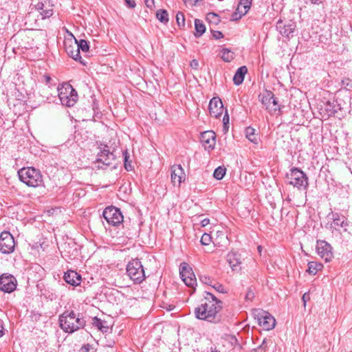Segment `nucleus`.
Listing matches in <instances>:
<instances>
[{
    "label": "nucleus",
    "mask_w": 352,
    "mask_h": 352,
    "mask_svg": "<svg viewBox=\"0 0 352 352\" xmlns=\"http://www.w3.org/2000/svg\"><path fill=\"white\" fill-rule=\"evenodd\" d=\"M206 301L195 309V316L199 320L218 323L221 321V316L219 315V312L222 309L223 302L217 299L212 293L206 292Z\"/></svg>",
    "instance_id": "f257e3e1"
},
{
    "label": "nucleus",
    "mask_w": 352,
    "mask_h": 352,
    "mask_svg": "<svg viewBox=\"0 0 352 352\" xmlns=\"http://www.w3.org/2000/svg\"><path fill=\"white\" fill-rule=\"evenodd\" d=\"M59 324L61 329L68 333H72L85 327L86 321L80 314L74 311H65L59 316Z\"/></svg>",
    "instance_id": "f03ea898"
},
{
    "label": "nucleus",
    "mask_w": 352,
    "mask_h": 352,
    "mask_svg": "<svg viewBox=\"0 0 352 352\" xmlns=\"http://www.w3.org/2000/svg\"><path fill=\"white\" fill-rule=\"evenodd\" d=\"M21 182L29 187H38L43 184L42 175L38 169L34 167H23L18 170Z\"/></svg>",
    "instance_id": "7ed1b4c3"
},
{
    "label": "nucleus",
    "mask_w": 352,
    "mask_h": 352,
    "mask_svg": "<svg viewBox=\"0 0 352 352\" xmlns=\"http://www.w3.org/2000/svg\"><path fill=\"white\" fill-rule=\"evenodd\" d=\"M126 274L135 284L142 283L146 276L141 261L138 259H133L126 265Z\"/></svg>",
    "instance_id": "20e7f679"
},
{
    "label": "nucleus",
    "mask_w": 352,
    "mask_h": 352,
    "mask_svg": "<svg viewBox=\"0 0 352 352\" xmlns=\"http://www.w3.org/2000/svg\"><path fill=\"white\" fill-rule=\"evenodd\" d=\"M288 183L299 190H306L308 187V177L307 175L298 168H292L290 173L287 174Z\"/></svg>",
    "instance_id": "39448f33"
},
{
    "label": "nucleus",
    "mask_w": 352,
    "mask_h": 352,
    "mask_svg": "<svg viewBox=\"0 0 352 352\" xmlns=\"http://www.w3.org/2000/svg\"><path fill=\"white\" fill-rule=\"evenodd\" d=\"M252 316L263 329L269 331L275 327L276 320L268 312L263 309H254L252 310Z\"/></svg>",
    "instance_id": "423d86ee"
},
{
    "label": "nucleus",
    "mask_w": 352,
    "mask_h": 352,
    "mask_svg": "<svg viewBox=\"0 0 352 352\" xmlns=\"http://www.w3.org/2000/svg\"><path fill=\"white\" fill-rule=\"evenodd\" d=\"M58 97L63 105L73 107L78 100L77 91L69 85L58 89Z\"/></svg>",
    "instance_id": "0eeeda50"
},
{
    "label": "nucleus",
    "mask_w": 352,
    "mask_h": 352,
    "mask_svg": "<svg viewBox=\"0 0 352 352\" xmlns=\"http://www.w3.org/2000/svg\"><path fill=\"white\" fill-rule=\"evenodd\" d=\"M103 217L112 226H118L123 221V215L120 210L114 206L107 207L102 213Z\"/></svg>",
    "instance_id": "6e6552de"
},
{
    "label": "nucleus",
    "mask_w": 352,
    "mask_h": 352,
    "mask_svg": "<svg viewBox=\"0 0 352 352\" xmlns=\"http://www.w3.org/2000/svg\"><path fill=\"white\" fill-rule=\"evenodd\" d=\"M179 274L184 283L189 287H194L197 285V279L190 265L183 262L179 266Z\"/></svg>",
    "instance_id": "1a4fd4ad"
},
{
    "label": "nucleus",
    "mask_w": 352,
    "mask_h": 352,
    "mask_svg": "<svg viewBox=\"0 0 352 352\" xmlns=\"http://www.w3.org/2000/svg\"><path fill=\"white\" fill-rule=\"evenodd\" d=\"M15 242L13 236L7 231L0 234V252L3 254H10L14 252Z\"/></svg>",
    "instance_id": "9d476101"
},
{
    "label": "nucleus",
    "mask_w": 352,
    "mask_h": 352,
    "mask_svg": "<svg viewBox=\"0 0 352 352\" xmlns=\"http://www.w3.org/2000/svg\"><path fill=\"white\" fill-rule=\"evenodd\" d=\"M116 159V156L113 152L108 149V146L105 145L97 155L96 162L102 163V166H98L99 168H104L113 164V161Z\"/></svg>",
    "instance_id": "9b49d317"
},
{
    "label": "nucleus",
    "mask_w": 352,
    "mask_h": 352,
    "mask_svg": "<svg viewBox=\"0 0 352 352\" xmlns=\"http://www.w3.org/2000/svg\"><path fill=\"white\" fill-rule=\"evenodd\" d=\"M17 281L12 274H3L0 276V290L11 293L16 288Z\"/></svg>",
    "instance_id": "f8f14e48"
},
{
    "label": "nucleus",
    "mask_w": 352,
    "mask_h": 352,
    "mask_svg": "<svg viewBox=\"0 0 352 352\" xmlns=\"http://www.w3.org/2000/svg\"><path fill=\"white\" fill-rule=\"evenodd\" d=\"M34 7L39 12L42 19H48L54 14V4L51 0H39Z\"/></svg>",
    "instance_id": "ddd939ff"
},
{
    "label": "nucleus",
    "mask_w": 352,
    "mask_h": 352,
    "mask_svg": "<svg viewBox=\"0 0 352 352\" xmlns=\"http://www.w3.org/2000/svg\"><path fill=\"white\" fill-rule=\"evenodd\" d=\"M296 27L295 23L292 21H283L280 19L276 23L277 30L282 36L288 38L294 36Z\"/></svg>",
    "instance_id": "4468645a"
},
{
    "label": "nucleus",
    "mask_w": 352,
    "mask_h": 352,
    "mask_svg": "<svg viewBox=\"0 0 352 352\" xmlns=\"http://www.w3.org/2000/svg\"><path fill=\"white\" fill-rule=\"evenodd\" d=\"M316 249L318 255L324 260L329 262L333 257L331 245L325 241H318Z\"/></svg>",
    "instance_id": "2eb2a0df"
},
{
    "label": "nucleus",
    "mask_w": 352,
    "mask_h": 352,
    "mask_svg": "<svg viewBox=\"0 0 352 352\" xmlns=\"http://www.w3.org/2000/svg\"><path fill=\"white\" fill-rule=\"evenodd\" d=\"M209 112L211 116L216 118L220 117L223 112V105L219 97H213L208 105Z\"/></svg>",
    "instance_id": "dca6fc26"
},
{
    "label": "nucleus",
    "mask_w": 352,
    "mask_h": 352,
    "mask_svg": "<svg viewBox=\"0 0 352 352\" xmlns=\"http://www.w3.org/2000/svg\"><path fill=\"white\" fill-rule=\"evenodd\" d=\"M65 50L69 56L75 60L81 61V56L80 52L78 51L77 40L74 38V41L68 40L65 42Z\"/></svg>",
    "instance_id": "f3484780"
},
{
    "label": "nucleus",
    "mask_w": 352,
    "mask_h": 352,
    "mask_svg": "<svg viewBox=\"0 0 352 352\" xmlns=\"http://www.w3.org/2000/svg\"><path fill=\"white\" fill-rule=\"evenodd\" d=\"M252 0H240L234 12L232 14V20L237 21L245 15L252 6Z\"/></svg>",
    "instance_id": "a211bd4d"
},
{
    "label": "nucleus",
    "mask_w": 352,
    "mask_h": 352,
    "mask_svg": "<svg viewBox=\"0 0 352 352\" xmlns=\"http://www.w3.org/2000/svg\"><path fill=\"white\" fill-rule=\"evenodd\" d=\"M170 178L173 184L177 186L185 180V173L181 165H173L171 167Z\"/></svg>",
    "instance_id": "6ab92c4d"
},
{
    "label": "nucleus",
    "mask_w": 352,
    "mask_h": 352,
    "mask_svg": "<svg viewBox=\"0 0 352 352\" xmlns=\"http://www.w3.org/2000/svg\"><path fill=\"white\" fill-rule=\"evenodd\" d=\"M201 142L206 149L212 150L216 144V134L212 131H206L201 133Z\"/></svg>",
    "instance_id": "aec40b11"
},
{
    "label": "nucleus",
    "mask_w": 352,
    "mask_h": 352,
    "mask_svg": "<svg viewBox=\"0 0 352 352\" xmlns=\"http://www.w3.org/2000/svg\"><path fill=\"white\" fill-rule=\"evenodd\" d=\"M64 280L71 285L77 286L80 283L81 276L76 272L69 270L65 273Z\"/></svg>",
    "instance_id": "412c9836"
},
{
    "label": "nucleus",
    "mask_w": 352,
    "mask_h": 352,
    "mask_svg": "<svg viewBox=\"0 0 352 352\" xmlns=\"http://www.w3.org/2000/svg\"><path fill=\"white\" fill-rule=\"evenodd\" d=\"M261 102L267 109H272L271 104L275 107L278 104V100L274 98V94L272 91H267L266 94L262 96Z\"/></svg>",
    "instance_id": "4be33fe9"
},
{
    "label": "nucleus",
    "mask_w": 352,
    "mask_h": 352,
    "mask_svg": "<svg viewBox=\"0 0 352 352\" xmlns=\"http://www.w3.org/2000/svg\"><path fill=\"white\" fill-rule=\"evenodd\" d=\"M227 261L232 270H236L237 267L241 263L240 254L232 252L228 254Z\"/></svg>",
    "instance_id": "5701e85b"
},
{
    "label": "nucleus",
    "mask_w": 352,
    "mask_h": 352,
    "mask_svg": "<svg viewBox=\"0 0 352 352\" xmlns=\"http://www.w3.org/2000/svg\"><path fill=\"white\" fill-rule=\"evenodd\" d=\"M247 72L248 68L246 66H241L238 68L233 77L234 84L236 85H240L242 84L244 80L245 75Z\"/></svg>",
    "instance_id": "b1692460"
},
{
    "label": "nucleus",
    "mask_w": 352,
    "mask_h": 352,
    "mask_svg": "<svg viewBox=\"0 0 352 352\" xmlns=\"http://www.w3.org/2000/svg\"><path fill=\"white\" fill-rule=\"evenodd\" d=\"M333 223L335 226H338V228H346L348 226V223L346 221V218L339 214L338 213H333L331 212ZM346 230V228H344Z\"/></svg>",
    "instance_id": "393cba45"
},
{
    "label": "nucleus",
    "mask_w": 352,
    "mask_h": 352,
    "mask_svg": "<svg viewBox=\"0 0 352 352\" xmlns=\"http://www.w3.org/2000/svg\"><path fill=\"white\" fill-rule=\"evenodd\" d=\"M92 324L102 333H106L109 329V325L105 320H102L98 317H94L92 319Z\"/></svg>",
    "instance_id": "a878e982"
},
{
    "label": "nucleus",
    "mask_w": 352,
    "mask_h": 352,
    "mask_svg": "<svg viewBox=\"0 0 352 352\" xmlns=\"http://www.w3.org/2000/svg\"><path fill=\"white\" fill-rule=\"evenodd\" d=\"M195 32L194 35L196 38H199L206 32V26L203 21L199 19H195Z\"/></svg>",
    "instance_id": "bb28decb"
},
{
    "label": "nucleus",
    "mask_w": 352,
    "mask_h": 352,
    "mask_svg": "<svg viewBox=\"0 0 352 352\" xmlns=\"http://www.w3.org/2000/svg\"><path fill=\"white\" fill-rule=\"evenodd\" d=\"M307 265H308V269L307 270V272L309 274H312V275L316 274V273L318 271L321 270L322 268V264L317 263V262H314V261L309 262Z\"/></svg>",
    "instance_id": "cd10ccee"
},
{
    "label": "nucleus",
    "mask_w": 352,
    "mask_h": 352,
    "mask_svg": "<svg viewBox=\"0 0 352 352\" xmlns=\"http://www.w3.org/2000/svg\"><path fill=\"white\" fill-rule=\"evenodd\" d=\"M221 58L223 59V61H225L226 63H229L231 60H232L234 59V52H232L229 49L223 48L221 50Z\"/></svg>",
    "instance_id": "c85d7f7f"
},
{
    "label": "nucleus",
    "mask_w": 352,
    "mask_h": 352,
    "mask_svg": "<svg viewBox=\"0 0 352 352\" xmlns=\"http://www.w3.org/2000/svg\"><path fill=\"white\" fill-rule=\"evenodd\" d=\"M156 17L157 19L164 23L166 24L168 22V14L166 10L160 9L156 12Z\"/></svg>",
    "instance_id": "c756f323"
},
{
    "label": "nucleus",
    "mask_w": 352,
    "mask_h": 352,
    "mask_svg": "<svg viewBox=\"0 0 352 352\" xmlns=\"http://www.w3.org/2000/svg\"><path fill=\"white\" fill-rule=\"evenodd\" d=\"M246 138L255 144L257 143V138L255 135V130L251 126H248L245 129Z\"/></svg>",
    "instance_id": "7c9ffc66"
},
{
    "label": "nucleus",
    "mask_w": 352,
    "mask_h": 352,
    "mask_svg": "<svg viewBox=\"0 0 352 352\" xmlns=\"http://www.w3.org/2000/svg\"><path fill=\"white\" fill-rule=\"evenodd\" d=\"M226 173V168L223 166H220L214 170L213 176L215 179L220 180L225 176Z\"/></svg>",
    "instance_id": "2f4dec72"
},
{
    "label": "nucleus",
    "mask_w": 352,
    "mask_h": 352,
    "mask_svg": "<svg viewBox=\"0 0 352 352\" xmlns=\"http://www.w3.org/2000/svg\"><path fill=\"white\" fill-rule=\"evenodd\" d=\"M78 51L82 50L84 52H88L89 46L86 40L80 39L77 41Z\"/></svg>",
    "instance_id": "473e14b6"
},
{
    "label": "nucleus",
    "mask_w": 352,
    "mask_h": 352,
    "mask_svg": "<svg viewBox=\"0 0 352 352\" xmlns=\"http://www.w3.org/2000/svg\"><path fill=\"white\" fill-rule=\"evenodd\" d=\"M123 155L124 158V168L127 171L132 170V166H131V161L129 160V154L127 152V150H125L123 152Z\"/></svg>",
    "instance_id": "72a5a7b5"
},
{
    "label": "nucleus",
    "mask_w": 352,
    "mask_h": 352,
    "mask_svg": "<svg viewBox=\"0 0 352 352\" xmlns=\"http://www.w3.org/2000/svg\"><path fill=\"white\" fill-rule=\"evenodd\" d=\"M176 21L179 27H184L185 16L182 12H178L176 14Z\"/></svg>",
    "instance_id": "f704fd0d"
},
{
    "label": "nucleus",
    "mask_w": 352,
    "mask_h": 352,
    "mask_svg": "<svg viewBox=\"0 0 352 352\" xmlns=\"http://www.w3.org/2000/svg\"><path fill=\"white\" fill-rule=\"evenodd\" d=\"M206 18L210 22H212L214 24H218L220 22L219 16L214 12L208 13Z\"/></svg>",
    "instance_id": "c9c22d12"
},
{
    "label": "nucleus",
    "mask_w": 352,
    "mask_h": 352,
    "mask_svg": "<svg viewBox=\"0 0 352 352\" xmlns=\"http://www.w3.org/2000/svg\"><path fill=\"white\" fill-rule=\"evenodd\" d=\"M212 241V237L209 234L204 233L201 238V243L203 245H208Z\"/></svg>",
    "instance_id": "e433bc0d"
},
{
    "label": "nucleus",
    "mask_w": 352,
    "mask_h": 352,
    "mask_svg": "<svg viewBox=\"0 0 352 352\" xmlns=\"http://www.w3.org/2000/svg\"><path fill=\"white\" fill-rule=\"evenodd\" d=\"M216 291H217L218 292H220V293H222V294H226L227 293V290L224 287V286L220 283H215L214 285H211Z\"/></svg>",
    "instance_id": "4c0bfd02"
},
{
    "label": "nucleus",
    "mask_w": 352,
    "mask_h": 352,
    "mask_svg": "<svg viewBox=\"0 0 352 352\" xmlns=\"http://www.w3.org/2000/svg\"><path fill=\"white\" fill-rule=\"evenodd\" d=\"M79 352H96V349L93 347L92 345L89 344H84L82 346Z\"/></svg>",
    "instance_id": "58836bf2"
},
{
    "label": "nucleus",
    "mask_w": 352,
    "mask_h": 352,
    "mask_svg": "<svg viewBox=\"0 0 352 352\" xmlns=\"http://www.w3.org/2000/svg\"><path fill=\"white\" fill-rule=\"evenodd\" d=\"M199 280H201V283L204 284L209 285L210 286L212 285V280L210 279L209 276H207L206 275L200 276Z\"/></svg>",
    "instance_id": "ea45409f"
},
{
    "label": "nucleus",
    "mask_w": 352,
    "mask_h": 352,
    "mask_svg": "<svg viewBox=\"0 0 352 352\" xmlns=\"http://www.w3.org/2000/svg\"><path fill=\"white\" fill-rule=\"evenodd\" d=\"M212 36L216 39H219L223 37V34L221 32L217 30L212 31Z\"/></svg>",
    "instance_id": "a19ab883"
},
{
    "label": "nucleus",
    "mask_w": 352,
    "mask_h": 352,
    "mask_svg": "<svg viewBox=\"0 0 352 352\" xmlns=\"http://www.w3.org/2000/svg\"><path fill=\"white\" fill-rule=\"evenodd\" d=\"M126 5L130 8H134L136 3L134 0H124Z\"/></svg>",
    "instance_id": "79ce46f5"
},
{
    "label": "nucleus",
    "mask_w": 352,
    "mask_h": 352,
    "mask_svg": "<svg viewBox=\"0 0 352 352\" xmlns=\"http://www.w3.org/2000/svg\"><path fill=\"white\" fill-rule=\"evenodd\" d=\"M254 298V293L252 290L249 289L248 291V292L246 293L245 298L247 300H252Z\"/></svg>",
    "instance_id": "37998d69"
},
{
    "label": "nucleus",
    "mask_w": 352,
    "mask_h": 352,
    "mask_svg": "<svg viewBox=\"0 0 352 352\" xmlns=\"http://www.w3.org/2000/svg\"><path fill=\"white\" fill-rule=\"evenodd\" d=\"M145 5L149 8L154 6V0H144Z\"/></svg>",
    "instance_id": "c03bdc74"
},
{
    "label": "nucleus",
    "mask_w": 352,
    "mask_h": 352,
    "mask_svg": "<svg viewBox=\"0 0 352 352\" xmlns=\"http://www.w3.org/2000/svg\"><path fill=\"white\" fill-rule=\"evenodd\" d=\"M209 223H210V219L208 218H206V219L201 220L200 223H201V227H205V226H208L209 224Z\"/></svg>",
    "instance_id": "a18cd8bd"
},
{
    "label": "nucleus",
    "mask_w": 352,
    "mask_h": 352,
    "mask_svg": "<svg viewBox=\"0 0 352 352\" xmlns=\"http://www.w3.org/2000/svg\"><path fill=\"white\" fill-rule=\"evenodd\" d=\"M223 122L224 126H226L227 124L229 123V116H228V114L227 112L226 113V114L224 115V116L223 118Z\"/></svg>",
    "instance_id": "49530a36"
},
{
    "label": "nucleus",
    "mask_w": 352,
    "mask_h": 352,
    "mask_svg": "<svg viewBox=\"0 0 352 352\" xmlns=\"http://www.w3.org/2000/svg\"><path fill=\"white\" fill-rule=\"evenodd\" d=\"M190 66L193 68H197L199 66V63L197 60L194 59L190 63Z\"/></svg>",
    "instance_id": "de8ad7c7"
},
{
    "label": "nucleus",
    "mask_w": 352,
    "mask_h": 352,
    "mask_svg": "<svg viewBox=\"0 0 352 352\" xmlns=\"http://www.w3.org/2000/svg\"><path fill=\"white\" fill-rule=\"evenodd\" d=\"M309 299V295L308 293H305L302 297V300L304 302V304L305 305L306 301Z\"/></svg>",
    "instance_id": "09e8293b"
},
{
    "label": "nucleus",
    "mask_w": 352,
    "mask_h": 352,
    "mask_svg": "<svg viewBox=\"0 0 352 352\" xmlns=\"http://www.w3.org/2000/svg\"><path fill=\"white\" fill-rule=\"evenodd\" d=\"M3 330L4 328L3 326V322L0 320V338L2 337L4 334Z\"/></svg>",
    "instance_id": "8fccbe9b"
},
{
    "label": "nucleus",
    "mask_w": 352,
    "mask_h": 352,
    "mask_svg": "<svg viewBox=\"0 0 352 352\" xmlns=\"http://www.w3.org/2000/svg\"><path fill=\"white\" fill-rule=\"evenodd\" d=\"M307 1H309L311 3L313 4H319L321 2L320 0H307Z\"/></svg>",
    "instance_id": "3c124183"
},
{
    "label": "nucleus",
    "mask_w": 352,
    "mask_h": 352,
    "mask_svg": "<svg viewBox=\"0 0 352 352\" xmlns=\"http://www.w3.org/2000/svg\"><path fill=\"white\" fill-rule=\"evenodd\" d=\"M207 352H219V351H218L216 348L211 347L210 351H208Z\"/></svg>",
    "instance_id": "603ef678"
},
{
    "label": "nucleus",
    "mask_w": 352,
    "mask_h": 352,
    "mask_svg": "<svg viewBox=\"0 0 352 352\" xmlns=\"http://www.w3.org/2000/svg\"><path fill=\"white\" fill-rule=\"evenodd\" d=\"M258 252L261 254L262 251V247L261 245H258L257 247Z\"/></svg>",
    "instance_id": "864d4df0"
},
{
    "label": "nucleus",
    "mask_w": 352,
    "mask_h": 352,
    "mask_svg": "<svg viewBox=\"0 0 352 352\" xmlns=\"http://www.w3.org/2000/svg\"><path fill=\"white\" fill-rule=\"evenodd\" d=\"M45 79L47 82H49L51 80V78L50 76H45Z\"/></svg>",
    "instance_id": "5fc2aeb1"
},
{
    "label": "nucleus",
    "mask_w": 352,
    "mask_h": 352,
    "mask_svg": "<svg viewBox=\"0 0 352 352\" xmlns=\"http://www.w3.org/2000/svg\"><path fill=\"white\" fill-rule=\"evenodd\" d=\"M276 109H277V108H276V107H274V108L273 109V110H274V111H276Z\"/></svg>",
    "instance_id": "6e6d98bb"
}]
</instances>
